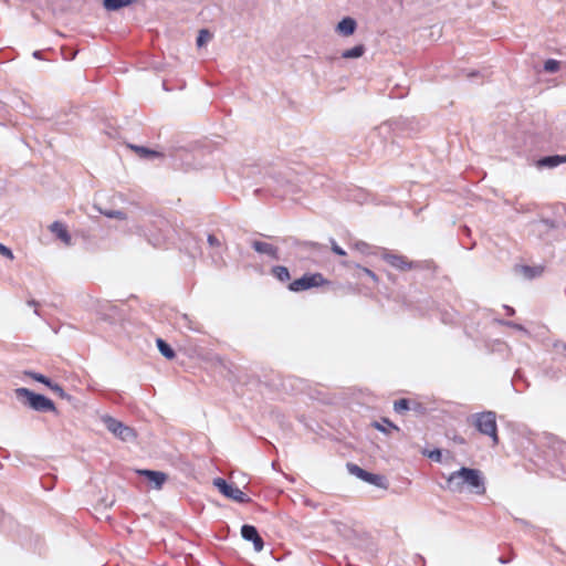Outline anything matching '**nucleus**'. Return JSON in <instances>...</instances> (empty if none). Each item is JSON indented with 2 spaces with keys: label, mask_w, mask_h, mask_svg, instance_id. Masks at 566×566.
<instances>
[{
  "label": "nucleus",
  "mask_w": 566,
  "mask_h": 566,
  "mask_svg": "<svg viewBox=\"0 0 566 566\" xmlns=\"http://www.w3.org/2000/svg\"><path fill=\"white\" fill-rule=\"evenodd\" d=\"M447 488L455 493L468 491L475 494H483L485 492L484 480L481 472L469 468H461L459 471L451 473L447 480Z\"/></svg>",
  "instance_id": "nucleus-1"
},
{
  "label": "nucleus",
  "mask_w": 566,
  "mask_h": 566,
  "mask_svg": "<svg viewBox=\"0 0 566 566\" xmlns=\"http://www.w3.org/2000/svg\"><path fill=\"white\" fill-rule=\"evenodd\" d=\"M474 417V424L479 432L489 436L494 444L499 443L496 415L493 411H484L476 413Z\"/></svg>",
  "instance_id": "nucleus-2"
},
{
  "label": "nucleus",
  "mask_w": 566,
  "mask_h": 566,
  "mask_svg": "<svg viewBox=\"0 0 566 566\" xmlns=\"http://www.w3.org/2000/svg\"><path fill=\"white\" fill-rule=\"evenodd\" d=\"M14 392L19 399L25 398L29 407L36 411H55L53 401L45 396L34 394L28 388H17Z\"/></svg>",
  "instance_id": "nucleus-3"
},
{
  "label": "nucleus",
  "mask_w": 566,
  "mask_h": 566,
  "mask_svg": "<svg viewBox=\"0 0 566 566\" xmlns=\"http://www.w3.org/2000/svg\"><path fill=\"white\" fill-rule=\"evenodd\" d=\"M102 420L106 426L107 430L111 431L116 438L125 442H130L135 440L136 434L130 427L124 424L123 422L109 416H104Z\"/></svg>",
  "instance_id": "nucleus-4"
},
{
  "label": "nucleus",
  "mask_w": 566,
  "mask_h": 566,
  "mask_svg": "<svg viewBox=\"0 0 566 566\" xmlns=\"http://www.w3.org/2000/svg\"><path fill=\"white\" fill-rule=\"evenodd\" d=\"M213 485L226 497L231 499L238 503H247L250 501V499L238 486L227 483V481L221 478L214 479Z\"/></svg>",
  "instance_id": "nucleus-5"
},
{
  "label": "nucleus",
  "mask_w": 566,
  "mask_h": 566,
  "mask_svg": "<svg viewBox=\"0 0 566 566\" xmlns=\"http://www.w3.org/2000/svg\"><path fill=\"white\" fill-rule=\"evenodd\" d=\"M325 282L319 273L304 275L290 284V290L294 292L304 291L311 287L319 286Z\"/></svg>",
  "instance_id": "nucleus-6"
},
{
  "label": "nucleus",
  "mask_w": 566,
  "mask_h": 566,
  "mask_svg": "<svg viewBox=\"0 0 566 566\" xmlns=\"http://www.w3.org/2000/svg\"><path fill=\"white\" fill-rule=\"evenodd\" d=\"M347 469L348 471L357 476L358 479L367 482V483H370V484H374V485H377V486H381L382 485V482H384V478L381 475H377V474H373V473H369L365 470H363L361 468H359L358 465L356 464H353V463H348L347 464Z\"/></svg>",
  "instance_id": "nucleus-7"
},
{
  "label": "nucleus",
  "mask_w": 566,
  "mask_h": 566,
  "mask_svg": "<svg viewBox=\"0 0 566 566\" xmlns=\"http://www.w3.org/2000/svg\"><path fill=\"white\" fill-rule=\"evenodd\" d=\"M381 256L386 262H388L392 268L397 270L408 271L413 268V263L408 261L403 255L395 254L384 250Z\"/></svg>",
  "instance_id": "nucleus-8"
},
{
  "label": "nucleus",
  "mask_w": 566,
  "mask_h": 566,
  "mask_svg": "<svg viewBox=\"0 0 566 566\" xmlns=\"http://www.w3.org/2000/svg\"><path fill=\"white\" fill-rule=\"evenodd\" d=\"M241 535L245 541H250L253 543V547L255 552H261L263 549L264 543L261 536L259 535L256 528L252 525H243L241 528Z\"/></svg>",
  "instance_id": "nucleus-9"
},
{
  "label": "nucleus",
  "mask_w": 566,
  "mask_h": 566,
  "mask_svg": "<svg viewBox=\"0 0 566 566\" xmlns=\"http://www.w3.org/2000/svg\"><path fill=\"white\" fill-rule=\"evenodd\" d=\"M356 28H357L356 21L350 17H346L337 23L335 30L338 34H340L343 36H349L355 33Z\"/></svg>",
  "instance_id": "nucleus-10"
},
{
  "label": "nucleus",
  "mask_w": 566,
  "mask_h": 566,
  "mask_svg": "<svg viewBox=\"0 0 566 566\" xmlns=\"http://www.w3.org/2000/svg\"><path fill=\"white\" fill-rule=\"evenodd\" d=\"M138 473L146 476L153 486L157 490L161 489L163 484L167 480V475L159 471L140 470Z\"/></svg>",
  "instance_id": "nucleus-11"
},
{
  "label": "nucleus",
  "mask_w": 566,
  "mask_h": 566,
  "mask_svg": "<svg viewBox=\"0 0 566 566\" xmlns=\"http://www.w3.org/2000/svg\"><path fill=\"white\" fill-rule=\"evenodd\" d=\"M50 231L52 233H54L66 245H71V243H72L71 235H70L66 227L63 223H61L59 221L53 222L50 226Z\"/></svg>",
  "instance_id": "nucleus-12"
},
{
  "label": "nucleus",
  "mask_w": 566,
  "mask_h": 566,
  "mask_svg": "<svg viewBox=\"0 0 566 566\" xmlns=\"http://www.w3.org/2000/svg\"><path fill=\"white\" fill-rule=\"evenodd\" d=\"M252 247L253 249L259 252V253H263V254H266L273 259H279L277 256V248L268 243V242H262V241H253L252 242Z\"/></svg>",
  "instance_id": "nucleus-13"
},
{
  "label": "nucleus",
  "mask_w": 566,
  "mask_h": 566,
  "mask_svg": "<svg viewBox=\"0 0 566 566\" xmlns=\"http://www.w3.org/2000/svg\"><path fill=\"white\" fill-rule=\"evenodd\" d=\"M333 525H334L335 532L339 536L344 537L347 541L353 539L355 531L353 530L352 526H349L345 523H342V522H334Z\"/></svg>",
  "instance_id": "nucleus-14"
},
{
  "label": "nucleus",
  "mask_w": 566,
  "mask_h": 566,
  "mask_svg": "<svg viewBox=\"0 0 566 566\" xmlns=\"http://www.w3.org/2000/svg\"><path fill=\"white\" fill-rule=\"evenodd\" d=\"M566 163V156H548L538 160L537 165L539 167L554 168L559 164Z\"/></svg>",
  "instance_id": "nucleus-15"
},
{
  "label": "nucleus",
  "mask_w": 566,
  "mask_h": 566,
  "mask_svg": "<svg viewBox=\"0 0 566 566\" xmlns=\"http://www.w3.org/2000/svg\"><path fill=\"white\" fill-rule=\"evenodd\" d=\"M516 272L523 275L526 279H533L542 274L543 268L541 266H527V265H521L517 266Z\"/></svg>",
  "instance_id": "nucleus-16"
},
{
  "label": "nucleus",
  "mask_w": 566,
  "mask_h": 566,
  "mask_svg": "<svg viewBox=\"0 0 566 566\" xmlns=\"http://www.w3.org/2000/svg\"><path fill=\"white\" fill-rule=\"evenodd\" d=\"M130 148L142 158L151 159L163 157L160 153L143 146L130 145Z\"/></svg>",
  "instance_id": "nucleus-17"
},
{
  "label": "nucleus",
  "mask_w": 566,
  "mask_h": 566,
  "mask_svg": "<svg viewBox=\"0 0 566 566\" xmlns=\"http://www.w3.org/2000/svg\"><path fill=\"white\" fill-rule=\"evenodd\" d=\"M365 53V46L363 44H358L349 50H345L342 53L343 59H358L363 56Z\"/></svg>",
  "instance_id": "nucleus-18"
},
{
  "label": "nucleus",
  "mask_w": 566,
  "mask_h": 566,
  "mask_svg": "<svg viewBox=\"0 0 566 566\" xmlns=\"http://www.w3.org/2000/svg\"><path fill=\"white\" fill-rule=\"evenodd\" d=\"M157 347L160 354L167 359H172L175 357L174 349L161 338L157 339Z\"/></svg>",
  "instance_id": "nucleus-19"
},
{
  "label": "nucleus",
  "mask_w": 566,
  "mask_h": 566,
  "mask_svg": "<svg viewBox=\"0 0 566 566\" xmlns=\"http://www.w3.org/2000/svg\"><path fill=\"white\" fill-rule=\"evenodd\" d=\"M132 2L133 0H104V7L109 11H115L123 7L129 6Z\"/></svg>",
  "instance_id": "nucleus-20"
},
{
  "label": "nucleus",
  "mask_w": 566,
  "mask_h": 566,
  "mask_svg": "<svg viewBox=\"0 0 566 566\" xmlns=\"http://www.w3.org/2000/svg\"><path fill=\"white\" fill-rule=\"evenodd\" d=\"M98 211L104 214L105 217L107 218H111V219H118V220H124L126 219V216L123 211L120 210H103L101 208H97Z\"/></svg>",
  "instance_id": "nucleus-21"
},
{
  "label": "nucleus",
  "mask_w": 566,
  "mask_h": 566,
  "mask_svg": "<svg viewBox=\"0 0 566 566\" xmlns=\"http://www.w3.org/2000/svg\"><path fill=\"white\" fill-rule=\"evenodd\" d=\"M212 35L208 30H200L197 38V45L199 48L203 46L211 40Z\"/></svg>",
  "instance_id": "nucleus-22"
},
{
  "label": "nucleus",
  "mask_w": 566,
  "mask_h": 566,
  "mask_svg": "<svg viewBox=\"0 0 566 566\" xmlns=\"http://www.w3.org/2000/svg\"><path fill=\"white\" fill-rule=\"evenodd\" d=\"M27 376L31 377L32 379L39 381V382H42L44 384L45 386L50 387L52 381L45 377L44 375L42 374H39V373H34V371H25L24 373Z\"/></svg>",
  "instance_id": "nucleus-23"
},
{
  "label": "nucleus",
  "mask_w": 566,
  "mask_h": 566,
  "mask_svg": "<svg viewBox=\"0 0 566 566\" xmlns=\"http://www.w3.org/2000/svg\"><path fill=\"white\" fill-rule=\"evenodd\" d=\"M273 272L275 276L282 282L287 281L290 279V272L285 266H275L273 269Z\"/></svg>",
  "instance_id": "nucleus-24"
},
{
  "label": "nucleus",
  "mask_w": 566,
  "mask_h": 566,
  "mask_svg": "<svg viewBox=\"0 0 566 566\" xmlns=\"http://www.w3.org/2000/svg\"><path fill=\"white\" fill-rule=\"evenodd\" d=\"M353 248L358 251L361 254H369L371 247L364 242V241H357L353 244Z\"/></svg>",
  "instance_id": "nucleus-25"
},
{
  "label": "nucleus",
  "mask_w": 566,
  "mask_h": 566,
  "mask_svg": "<svg viewBox=\"0 0 566 566\" xmlns=\"http://www.w3.org/2000/svg\"><path fill=\"white\" fill-rule=\"evenodd\" d=\"M544 70L548 73H555L559 70V62L556 60H547L544 64Z\"/></svg>",
  "instance_id": "nucleus-26"
},
{
  "label": "nucleus",
  "mask_w": 566,
  "mask_h": 566,
  "mask_svg": "<svg viewBox=\"0 0 566 566\" xmlns=\"http://www.w3.org/2000/svg\"><path fill=\"white\" fill-rule=\"evenodd\" d=\"M394 409L396 412H402L409 409V401L407 399H400L395 402Z\"/></svg>",
  "instance_id": "nucleus-27"
},
{
  "label": "nucleus",
  "mask_w": 566,
  "mask_h": 566,
  "mask_svg": "<svg viewBox=\"0 0 566 566\" xmlns=\"http://www.w3.org/2000/svg\"><path fill=\"white\" fill-rule=\"evenodd\" d=\"M53 392H55L59 397L61 398H67L69 396L66 395V392L63 390V388L57 385V384H51V386L49 387Z\"/></svg>",
  "instance_id": "nucleus-28"
},
{
  "label": "nucleus",
  "mask_w": 566,
  "mask_h": 566,
  "mask_svg": "<svg viewBox=\"0 0 566 566\" xmlns=\"http://www.w3.org/2000/svg\"><path fill=\"white\" fill-rule=\"evenodd\" d=\"M0 254H2L3 256H6L10 260H13V258H14L12 251L2 243H0Z\"/></svg>",
  "instance_id": "nucleus-29"
},
{
  "label": "nucleus",
  "mask_w": 566,
  "mask_h": 566,
  "mask_svg": "<svg viewBox=\"0 0 566 566\" xmlns=\"http://www.w3.org/2000/svg\"><path fill=\"white\" fill-rule=\"evenodd\" d=\"M356 268H358L364 274L369 276L374 282H378L377 275L371 270H369L367 268H361L359 265H356Z\"/></svg>",
  "instance_id": "nucleus-30"
},
{
  "label": "nucleus",
  "mask_w": 566,
  "mask_h": 566,
  "mask_svg": "<svg viewBox=\"0 0 566 566\" xmlns=\"http://www.w3.org/2000/svg\"><path fill=\"white\" fill-rule=\"evenodd\" d=\"M332 251L340 256L346 255L345 250H343L334 240H332Z\"/></svg>",
  "instance_id": "nucleus-31"
},
{
  "label": "nucleus",
  "mask_w": 566,
  "mask_h": 566,
  "mask_svg": "<svg viewBox=\"0 0 566 566\" xmlns=\"http://www.w3.org/2000/svg\"><path fill=\"white\" fill-rule=\"evenodd\" d=\"M208 243H209L211 247H217V245H219V244H220V243H219V240L217 239V237H214V235H212V234H210V235L208 237Z\"/></svg>",
  "instance_id": "nucleus-32"
},
{
  "label": "nucleus",
  "mask_w": 566,
  "mask_h": 566,
  "mask_svg": "<svg viewBox=\"0 0 566 566\" xmlns=\"http://www.w3.org/2000/svg\"><path fill=\"white\" fill-rule=\"evenodd\" d=\"M440 455H441V453H440V451H439V450L432 451V452L429 454V457H430L431 459H436V460H439V459H440Z\"/></svg>",
  "instance_id": "nucleus-33"
},
{
  "label": "nucleus",
  "mask_w": 566,
  "mask_h": 566,
  "mask_svg": "<svg viewBox=\"0 0 566 566\" xmlns=\"http://www.w3.org/2000/svg\"><path fill=\"white\" fill-rule=\"evenodd\" d=\"M374 427H375L377 430L381 431V432H387V429L385 428V426H382V424H381V423H379V422H375V423H374Z\"/></svg>",
  "instance_id": "nucleus-34"
},
{
  "label": "nucleus",
  "mask_w": 566,
  "mask_h": 566,
  "mask_svg": "<svg viewBox=\"0 0 566 566\" xmlns=\"http://www.w3.org/2000/svg\"><path fill=\"white\" fill-rule=\"evenodd\" d=\"M384 422H385L386 424H388L389 427H391L392 429L398 430V427H397V426H395L394 423H391L389 420L385 419V420H384Z\"/></svg>",
  "instance_id": "nucleus-35"
},
{
  "label": "nucleus",
  "mask_w": 566,
  "mask_h": 566,
  "mask_svg": "<svg viewBox=\"0 0 566 566\" xmlns=\"http://www.w3.org/2000/svg\"><path fill=\"white\" fill-rule=\"evenodd\" d=\"M30 305H35L36 303L34 301L29 302Z\"/></svg>",
  "instance_id": "nucleus-36"
},
{
  "label": "nucleus",
  "mask_w": 566,
  "mask_h": 566,
  "mask_svg": "<svg viewBox=\"0 0 566 566\" xmlns=\"http://www.w3.org/2000/svg\"><path fill=\"white\" fill-rule=\"evenodd\" d=\"M564 348H565V350H566V346H565Z\"/></svg>",
  "instance_id": "nucleus-37"
}]
</instances>
